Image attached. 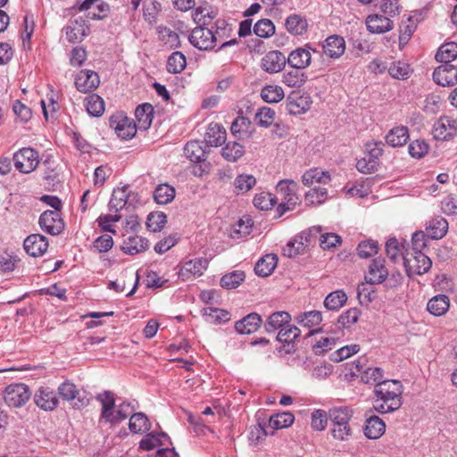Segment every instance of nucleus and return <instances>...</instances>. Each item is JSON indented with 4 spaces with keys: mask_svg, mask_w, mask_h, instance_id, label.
<instances>
[{
    "mask_svg": "<svg viewBox=\"0 0 457 457\" xmlns=\"http://www.w3.org/2000/svg\"><path fill=\"white\" fill-rule=\"evenodd\" d=\"M374 395L373 409L379 413L395 411L403 404V385L399 380H383L375 386Z\"/></svg>",
    "mask_w": 457,
    "mask_h": 457,
    "instance_id": "obj_1",
    "label": "nucleus"
},
{
    "mask_svg": "<svg viewBox=\"0 0 457 457\" xmlns=\"http://www.w3.org/2000/svg\"><path fill=\"white\" fill-rule=\"evenodd\" d=\"M353 411L347 406L334 407L329 411V418L333 422L331 434L334 438L346 440L351 436L349 420Z\"/></svg>",
    "mask_w": 457,
    "mask_h": 457,
    "instance_id": "obj_2",
    "label": "nucleus"
},
{
    "mask_svg": "<svg viewBox=\"0 0 457 457\" xmlns=\"http://www.w3.org/2000/svg\"><path fill=\"white\" fill-rule=\"evenodd\" d=\"M277 192L282 195V202L278 206V216H282L287 211L293 210L298 203L296 191L298 185L294 180H281L277 185Z\"/></svg>",
    "mask_w": 457,
    "mask_h": 457,
    "instance_id": "obj_3",
    "label": "nucleus"
},
{
    "mask_svg": "<svg viewBox=\"0 0 457 457\" xmlns=\"http://www.w3.org/2000/svg\"><path fill=\"white\" fill-rule=\"evenodd\" d=\"M321 231L320 227H312L308 231H303L290 240L283 248V254L287 257L293 258L298 254H303L306 252L312 241V236L316 235Z\"/></svg>",
    "mask_w": 457,
    "mask_h": 457,
    "instance_id": "obj_4",
    "label": "nucleus"
},
{
    "mask_svg": "<svg viewBox=\"0 0 457 457\" xmlns=\"http://www.w3.org/2000/svg\"><path fill=\"white\" fill-rule=\"evenodd\" d=\"M31 396L27 385L22 383L12 384L5 387L4 399L10 407L20 408L23 406Z\"/></svg>",
    "mask_w": 457,
    "mask_h": 457,
    "instance_id": "obj_5",
    "label": "nucleus"
},
{
    "mask_svg": "<svg viewBox=\"0 0 457 457\" xmlns=\"http://www.w3.org/2000/svg\"><path fill=\"white\" fill-rule=\"evenodd\" d=\"M15 168L22 173H29L38 165V154L30 147H23L13 154Z\"/></svg>",
    "mask_w": 457,
    "mask_h": 457,
    "instance_id": "obj_6",
    "label": "nucleus"
},
{
    "mask_svg": "<svg viewBox=\"0 0 457 457\" xmlns=\"http://www.w3.org/2000/svg\"><path fill=\"white\" fill-rule=\"evenodd\" d=\"M110 126L117 136L122 139H130L137 133V126L133 120L123 112H116L110 117Z\"/></svg>",
    "mask_w": 457,
    "mask_h": 457,
    "instance_id": "obj_7",
    "label": "nucleus"
},
{
    "mask_svg": "<svg viewBox=\"0 0 457 457\" xmlns=\"http://www.w3.org/2000/svg\"><path fill=\"white\" fill-rule=\"evenodd\" d=\"M403 262L409 276L422 275L428 272L432 265L431 260L423 253H407L403 257Z\"/></svg>",
    "mask_w": 457,
    "mask_h": 457,
    "instance_id": "obj_8",
    "label": "nucleus"
},
{
    "mask_svg": "<svg viewBox=\"0 0 457 457\" xmlns=\"http://www.w3.org/2000/svg\"><path fill=\"white\" fill-rule=\"evenodd\" d=\"M58 393L63 400L72 402L75 409L80 410L89 403V399L82 396L77 386L70 381L62 383L58 386Z\"/></svg>",
    "mask_w": 457,
    "mask_h": 457,
    "instance_id": "obj_9",
    "label": "nucleus"
},
{
    "mask_svg": "<svg viewBox=\"0 0 457 457\" xmlns=\"http://www.w3.org/2000/svg\"><path fill=\"white\" fill-rule=\"evenodd\" d=\"M38 223L44 231L53 236L59 235L64 229V222L60 212L56 211L44 212L39 217Z\"/></svg>",
    "mask_w": 457,
    "mask_h": 457,
    "instance_id": "obj_10",
    "label": "nucleus"
},
{
    "mask_svg": "<svg viewBox=\"0 0 457 457\" xmlns=\"http://www.w3.org/2000/svg\"><path fill=\"white\" fill-rule=\"evenodd\" d=\"M188 39L195 47L208 50L214 47L216 37L211 29L199 26L192 30Z\"/></svg>",
    "mask_w": 457,
    "mask_h": 457,
    "instance_id": "obj_11",
    "label": "nucleus"
},
{
    "mask_svg": "<svg viewBox=\"0 0 457 457\" xmlns=\"http://www.w3.org/2000/svg\"><path fill=\"white\" fill-rule=\"evenodd\" d=\"M434 81L442 87L457 84V68L451 63L442 64L433 72Z\"/></svg>",
    "mask_w": 457,
    "mask_h": 457,
    "instance_id": "obj_12",
    "label": "nucleus"
},
{
    "mask_svg": "<svg viewBox=\"0 0 457 457\" xmlns=\"http://www.w3.org/2000/svg\"><path fill=\"white\" fill-rule=\"evenodd\" d=\"M457 130V122L451 117H441L433 127V136L436 140H446Z\"/></svg>",
    "mask_w": 457,
    "mask_h": 457,
    "instance_id": "obj_13",
    "label": "nucleus"
},
{
    "mask_svg": "<svg viewBox=\"0 0 457 457\" xmlns=\"http://www.w3.org/2000/svg\"><path fill=\"white\" fill-rule=\"evenodd\" d=\"M311 104V97L299 92L294 91L287 98V109L291 114L304 113L310 109Z\"/></svg>",
    "mask_w": 457,
    "mask_h": 457,
    "instance_id": "obj_14",
    "label": "nucleus"
},
{
    "mask_svg": "<svg viewBox=\"0 0 457 457\" xmlns=\"http://www.w3.org/2000/svg\"><path fill=\"white\" fill-rule=\"evenodd\" d=\"M287 62L283 53L278 50L267 53L262 59V68L269 73H277L282 71Z\"/></svg>",
    "mask_w": 457,
    "mask_h": 457,
    "instance_id": "obj_15",
    "label": "nucleus"
},
{
    "mask_svg": "<svg viewBox=\"0 0 457 457\" xmlns=\"http://www.w3.org/2000/svg\"><path fill=\"white\" fill-rule=\"evenodd\" d=\"M208 267V261L204 258H198L187 262L179 272L182 280H188L194 277H200Z\"/></svg>",
    "mask_w": 457,
    "mask_h": 457,
    "instance_id": "obj_16",
    "label": "nucleus"
},
{
    "mask_svg": "<svg viewBox=\"0 0 457 457\" xmlns=\"http://www.w3.org/2000/svg\"><path fill=\"white\" fill-rule=\"evenodd\" d=\"M34 402L44 411H53L58 405V398L54 390L49 387H40L34 395Z\"/></svg>",
    "mask_w": 457,
    "mask_h": 457,
    "instance_id": "obj_17",
    "label": "nucleus"
},
{
    "mask_svg": "<svg viewBox=\"0 0 457 457\" xmlns=\"http://www.w3.org/2000/svg\"><path fill=\"white\" fill-rule=\"evenodd\" d=\"M23 246L27 253L37 257L43 255L48 248V240L40 234H32L24 240Z\"/></svg>",
    "mask_w": 457,
    "mask_h": 457,
    "instance_id": "obj_18",
    "label": "nucleus"
},
{
    "mask_svg": "<svg viewBox=\"0 0 457 457\" xmlns=\"http://www.w3.org/2000/svg\"><path fill=\"white\" fill-rule=\"evenodd\" d=\"M100 83L99 76L90 70L80 71L75 79V86L80 92L87 93L96 89Z\"/></svg>",
    "mask_w": 457,
    "mask_h": 457,
    "instance_id": "obj_19",
    "label": "nucleus"
},
{
    "mask_svg": "<svg viewBox=\"0 0 457 457\" xmlns=\"http://www.w3.org/2000/svg\"><path fill=\"white\" fill-rule=\"evenodd\" d=\"M66 38L71 43L80 42L87 35L89 30L86 21L83 18L71 21L65 27Z\"/></svg>",
    "mask_w": 457,
    "mask_h": 457,
    "instance_id": "obj_20",
    "label": "nucleus"
},
{
    "mask_svg": "<svg viewBox=\"0 0 457 457\" xmlns=\"http://www.w3.org/2000/svg\"><path fill=\"white\" fill-rule=\"evenodd\" d=\"M287 60V63L294 69L303 70L309 67L312 62L310 47H298L293 50Z\"/></svg>",
    "mask_w": 457,
    "mask_h": 457,
    "instance_id": "obj_21",
    "label": "nucleus"
},
{
    "mask_svg": "<svg viewBox=\"0 0 457 457\" xmlns=\"http://www.w3.org/2000/svg\"><path fill=\"white\" fill-rule=\"evenodd\" d=\"M388 272L385 267V261L378 258L374 259L370 264L365 280L370 285L380 284L386 278Z\"/></svg>",
    "mask_w": 457,
    "mask_h": 457,
    "instance_id": "obj_22",
    "label": "nucleus"
},
{
    "mask_svg": "<svg viewBox=\"0 0 457 457\" xmlns=\"http://www.w3.org/2000/svg\"><path fill=\"white\" fill-rule=\"evenodd\" d=\"M366 26L370 33L382 34L393 29V21L383 15L370 14L366 18Z\"/></svg>",
    "mask_w": 457,
    "mask_h": 457,
    "instance_id": "obj_23",
    "label": "nucleus"
},
{
    "mask_svg": "<svg viewBox=\"0 0 457 457\" xmlns=\"http://www.w3.org/2000/svg\"><path fill=\"white\" fill-rule=\"evenodd\" d=\"M324 54L330 58H339L345 51V42L342 37H328L322 45Z\"/></svg>",
    "mask_w": 457,
    "mask_h": 457,
    "instance_id": "obj_24",
    "label": "nucleus"
},
{
    "mask_svg": "<svg viewBox=\"0 0 457 457\" xmlns=\"http://www.w3.org/2000/svg\"><path fill=\"white\" fill-rule=\"evenodd\" d=\"M96 400L101 403V419L106 422L113 420V412L115 411L114 394L110 391H104L96 395Z\"/></svg>",
    "mask_w": 457,
    "mask_h": 457,
    "instance_id": "obj_25",
    "label": "nucleus"
},
{
    "mask_svg": "<svg viewBox=\"0 0 457 457\" xmlns=\"http://www.w3.org/2000/svg\"><path fill=\"white\" fill-rule=\"evenodd\" d=\"M149 248L147 239L139 236H129L124 239L121 250L128 254L134 255Z\"/></svg>",
    "mask_w": 457,
    "mask_h": 457,
    "instance_id": "obj_26",
    "label": "nucleus"
},
{
    "mask_svg": "<svg viewBox=\"0 0 457 457\" xmlns=\"http://www.w3.org/2000/svg\"><path fill=\"white\" fill-rule=\"evenodd\" d=\"M386 430L385 422L376 415H370L366 418L364 434L370 439L379 438Z\"/></svg>",
    "mask_w": 457,
    "mask_h": 457,
    "instance_id": "obj_27",
    "label": "nucleus"
},
{
    "mask_svg": "<svg viewBox=\"0 0 457 457\" xmlns=\"http://www.w3.org/2000/svg\"><path fill=\"white\" fill-rule=\"evenodd\" d=\"M262 318L259 314L253 312L238 320L235 328L239 334H251L255 332L261 326Z\"/></svg>",
    "mask_w": 457,
    "mask_h": 457,
    "instance_id": "obj_28",
    "label": "nucleus"
},
{
    "mask_svg": "<svg viewBox=\"0 0 457 457\" xmlns=\"http://www.w3.org/2000/svg\"><path fill=\"white\" fill-rule=\"evenodd\" d=\"M291 320V315L287 312H276L270 314L264 325L268 333H273L277 329L284 328Z\"/></svg>",
    "mask_w": 457,
    "mask_h": 457,
    "instance_id": "obj_29",
    "label": "nucleus"
},
{
    "mask_svg": "<svg viewBox=\"0 0 457 457\" xmlns=\"http://www.w3.org/2000/svg\"><path fill=\"white\" fill-rule=\"evenodd\" d=\"M205 143L210 146L221 145L226 140V130L218 123H211L204 137Z\"/></svg>",
    "mask_w": 457,
    "mask_h": 457,
    "instance_id": "obj_30",
    "label": "nucleus"
},
{
    "mask_svg": "<svg viewBox=\"0 0 457 457\" xmlns=\"http://www.w3.org/2000/svg\"><path fill=\"white\" fill-rule=\"evenodd\" d=\"M278 264V257L274 253H269L262 257L254 267L255 274L259 277H268L275 270Z\"/></svg>",
    "mask_w": 457,
    "mask_h": 457,
    "instance_id": "obj_31",
    "label": "nucleus"
},
{
    "mask_svg": "<svg viewBox=\"0 0 457 457\" xmlns=\"http://www.w3.org/2000/svg\"><path fill=\"white\" fill-rule=\"evenodd\" d=\"M204 142L190 141L184 147L185 156L192 162H202L205 161L206 151L203 145Z\"/></svg>",
    "mask_w": 457,
    "mask_h": 457,
    "instance_id": "obj_32",
    "label": "nucleus"
},
{
    "mask_svg": "<svg viewBox=\"0 0 457 457\" xmlns=\"http://www.w3.org/2000/svg\"><path fill=\"white\" fill-rule=\"evenodd\" d=\"M287 30L295 36H300L307 31L308 23L304 17L300 14H291L286 19Z\"/></svg>",
    "mask_w": 457,
    "mask_h": 457,
    "instance_id": "obj_33",
    "label": "nucleus"
},
{
    "mask_svg": "<svg viewBox=\"0 0 457 457\" xmlns=\"http://www.w3.org/2000/svg\"><path fill=\"white\" fill-rule=\"evenodd\" d=\"M450 307V300L445 295H438L431 298L428 304V311L434 316L444 315Z\"/></svg>",
    "mask_w": 457,
    "mask_h": 457,
    "instance_id": "obj_34",
    "label": "nucleus"
},
{
    "mask_svg": "<svg viewBox=\"0 0 457 457\" xmlns=\"http://www.w3.org/2000/svg\"><path fill=\"white\" fill-rule=\"evenodd\" d=\"M448 230V222L443 217H436L431 220L428 226V235L431 239L442 238Z\"/></svg>",
    "mask_w": 457,
    "mask_h": 457,
    "instance_id": "obj_35",
    "label": "nucleus"
},
{
    "mask_svg": "<svg viewBox=\"0 0 457 457\" xmlns=\"http://www.w3.org/2000/svg\"><path fill=\"white\" fill-rule=\"evenodd\" d=\"M409 138L408 129L399 126L392 129L386 136V141L393 147L403 145Z\"/></svg>",
    "mask_w": 457,
    "mask_h": 457,
    "instance_id": "obj_36",
    "label": "nucleus"
},
{
    "mask_svg": "<svg viewBox=\"0 0 457 457\" xmlns=\"http://www.w3.org/2000/svg\"><path fill=\"white\" fill-rule=\"evenodd\" d=\"M331 178L328 171H323L319 169H311L303 173L302 176V182L304 186H311L313 183L328 184Z\"/></svg>",
    "mask_w": 457,
    "mask_h": 457,
    "instance_id": "obj_37",
    "label": "nucleus"
},
{
    "mask_svg": "<svg viewBox=\"0 0 457 457\" xmlns=\"http://www.w3.org/2000/svg\"><path fill=\"white\" fill-rule=\"evenodd\" d=\"M129 196L128 187L114 189L109 202V210L115 212L122 210L128 203Z\"/></svg>",
    "mask_w": 457,
    "mask_h": 457,
    "instance_id": "obj_38",
    "label": "nucleus"
},
{
    "mask_svg": "<svg viewBox=\"0 0 457 457\" xmlns=\"http://www.w3.org/2000/svg\"><path fill=\"white\" fill-rule=\"evenodd\" d=\"M307 80V76L302 70L294 69L283 73L282 82L289 87H301Z\"/></svg>",
    "mask_w": 457,
    "mask_h": 457,
    "instance_id": "obj_39",
    "label": "nucleus"
},
{
    "mask_svg": "<svg viewBox=\"0 0 457 457\" xmlns=\"http://www.w3.org/2000/svg\"><path fill=\"white\" fill-rule=\"evenodd\" d=\"M129 427L131 432L141 434L150 430L151 423L145 413L137 412L130 417Z\"/></svg>",
    "mask_w": 457,
    "mask_h": 457,
    "instance_id": "obj_40",
    "label": "nucleus"
},
{
    "mask_svg": "<svg viewBox=\"0 0 457 457\" xmlns=\"http://www.w3.org/2000/svg\"><path fill=\"white\" fill-rule=\"evenodd\" d=\"M202 315L205 321L212 324H220L229 320V313L227 311L205 307L202 311Z\"/></svg>",
    "mask_w": 457,
    "mask_h": 457,
    "instance_id": "obj_41",
    "label": "nucleus"
},
{
    "mask_svg": "<svg viewBox=\"0 0 457 457\" xmlns=\"http://www.w3.org/2000/svg\"><path fill=\"white\" fill-rule=\"evenodd\" d=\"M457 57V44L449 42L442 45L436 54V60L443 64L450 63Z\"/></svg>",
    "mask_w": 457,
    "mask_h": 457,
    "instance_id": "obj_42",
    "label": "nucleus"
},
{
    "mask_svg": "<svg viewBox=\"0 0 457 457\" xmlns=\"http://www.w3.org/2000/svg\"><path fill=\"white\" fill-rule=\"evenodd\" d=\"M295 420V416L289 411L275 413L270 417L269 427L277 430L290 427Z\"/></svg>",
    "mask_w": 457,
    "mask_h": 457,
    "instance_id": "obj_43",
    "label": "nucleus"
},
{
    "mask_svg": "<svg viewBox=\"0 0 457 457\" xmlns=\"http://www.w3.org/2000/svg\"><path fill=\"white\" fill-rule=\"evenodd\" d=\"M251 121L249 119L238 116L232 122L230 130L231 133L238 139L247 138L250 136Z\"/></svg>",
    "mask_w": 457,
    "mask_h": 457,
    "instance_id": "obj_44",
    "label": "nucleus"
},
{
    "mask_svg": "<svg viewBox=\"0 0 457 457\" xmlns=\"http://www.w3.org/2000/svg\"><path fill=\"white\" fill-rule=\"evenodd\" d=\"M154 107L150 104H143L137 107L135 115L140 129H146L150 127L153 120Z\"/></svg>",
    "mask_w": 457,
    "mask_h": 457,
    "instance_id": "obj_45",
    "label": "nucleus"
},
{
    "mask_svg": "<svg viewBox=\"0 0 457 457\" xmlns=\"http://www.w3.org/2000/svg\"><path fill=\"white\" fill-rule=\"evenodd\" d=\"M347 301V295L343 290H337L328 294L324 300V306L329 311L339 310Z\"/></svg>",
    "mask_w": 457,
    "mask_h": 457,
    "instance_id": "obj_46",
    "label": "nucleus"
},
{
    "mask_svg": "<svg viewBox=\"0 0 457 457\" xmlns=\"http://www.w3.org/2000/svg\"><path fill=\"white\" fill-rule=\"evenodd\" d=\"M87 112L94 117H100L104 112V100L96 94L90 95L85 99Z\"/></svg>",
    "mask_w": 457,
    "mask_h": 457,
    "instance_id": "obj_47",
    "label": "nucleus"
},
{
    "mask_svg": "<svg viewBox=\"0 0 457 457\" xmlns=\"http://www.w3.org/2000/svg\"><path fill=\"white\" fill-rule=\"evenodd\" d=\"M175 197V189L168 184L159 185L154 192V198L158 204H167Z\"/></svg>",
    "mask_w": 457,
    "mask_h": 457,
    "instance_id": "obj_48",
    "label": "nucleus"
},
{
    "mask_svg": "<svg viewBox=\"0 0 457 457\" xmlns=\"http://www.w3.org/2000/svg\"><path fill=\"white\" fill-rule=\"evenodd\" d=\"M261 96L263 101L272 104L281 101L285 94L281 87L278 85H267L262 89Z\"/></svg>",
    "mask_w": 457,
    "mask_h": 457,
    "instance_id": "obj_49",
    "label": "nucleus"
},
{
    "mask_svg": "<svg viewBox=\"0 0 457 457\" xmlns=\"http://www.w3.org/2000/svg\"><path fill=\"white\" fill-rule=\"evenodd\" d=\"M187 65L185 55L181 52L172 53L167 61V71L171 74L180 73Z\"/></svg>",
    "mask_w": 457,
    "mask_h": 457,
    "instance_id": "obj_50",
    "label": "nucleus"
},
{
    "mask_svg": "<svg viewBox=\"0 0 457 457\" xmlns=\"http://www.w3.org/2000/svg\"><path fill=\"white\" fill-rule=\"evenodd\" d=\"M245 278L244 271L235 270L220 278V286L227 289L236 288L244 281Z\"/></svg>",
    "mask_w": 457,
    "mask_h": 457,
    "instance_id": "obj_51",
    "label": "nucleus"
},
{
    "mask_svg": "<svg viewBox=\"0 0 457 457\" xmlns=\"http://www.w3.org/2000/svg\"><path fill=\"white\" fill-rule=\"evenodd\" d=\"M253 32L259 37H270L275 33V25L269 19H262L255 23Z\"/></svg>",
    "mask_w": 457,
    "mask_h": 457,
    "instance_id": "obj_52",
    "label": "nucleus"
},
{
    "mask_svg": "<svg viewBox=\"0 0 457 457\" xmlns=\"http://www.w3.org/2000/svg\"><path fill=\"white\" fill-rule=\"evenodd\" d=\"M243 146L237 142H228L222 148V156L228 162H236L244 154Z\"/></svg>",
    "mask_w": 457,
    "mask_h": 457,
    "instance_id": "obj_53",
    "label": "nucleus"
},
{
    "mask_svg": "<svg viewBox=\"0 0 457 457\" xmlns=\"http://www.w3.org/2000/svg\"><path fill=\"white\" fill-rule=\"evenodd\" d=\"M253 205L262 210L267 211L271 209L277 203L276 196L272 195L270 193L262 192L255 195L253 197Z\"/></svg>",
    "mask_w": 457,
    "mask_h": 457,
    "instance_id": "obj_54",
    "label": "nucleus"
},
{
    "mask_svg": "<svg viewBox=\"0 0 457 457\" xmlns=\"http://www.w3.org/2000/svg\"><path fill=\"white\" fill-rule=\"evenodd\" d=\"M383 370L378 367H368L361 375V381L366 384H375V386L383 381Z\"/></svg>",
    "mask_w": 457,
    "mask_h": 457,
    "instance_id": "obj_55",
    "label": "nucleus"
},
{
    "mask_svg": "<svg viewBox=\"0 0 457 457\" xmlns=\"http://www.w3.org/2000/svg\"><path fill=\"white\" fill-rule=\"evenodd\" d=\"M322 320V314L319 311H311L301 313L296 317V321L304 326L311 328L320 324Z\"/></svg>",
    "mask_w": 457,
    "mask_h": 457,
    "instance_id": "obj_56",
    "label": "nucleus"
},
{
    "mask_svg": "<svg viewBox=\"0 0 457 457\" xmlns=\"http://www.w3.org/2000/svg\"><path fill=\"white\" fill-rule=\"evenodd\" d=\"M328 191L325 187H315L305 194V200L310 204L319 205L326 201Z\"/></svg>",
    "mask_w": 457,
    "mask_h": 457,
    "instance_id": "obj_57",
    "label": "nucleus"
},
{
    "mask_svg": "<svg viewBox=\"0 0 457 457\" xmlns=\"http://www.w3.org/2000/svg\"><path fill=\"white\" fill-rule=\"evenodd\" d=\"M256 184V179L253 176L248 174L238 175L234 185L238 193H245L251 190Z\"/></svg>",
    "mask_w": 457,
    "mask_h": 457,
    "instance_id": "obj_58",
    "label": "nucleus"
},
{
    "mask_svg": "<svg viewBox=\"0 0 457 457\" xmlns=\"http://www.w3.org/2000/svg\"><path fill=\"white\" fill-rule=\"evenodd\" d=\"M275 111L270 107H262L255 114V120L261 127L270 126L275 120Z\"/></svg>",
    "mask_w": 457,
    "mask_h": 457,
    "instance_id": "obj_59",
    "label": "nucleus"
},
{
    "mask_svg": "<svg viewBox=\"0 0 457 457\" xmlns=\"http://www.w3.org/2000/svg\"><path fill=\"white\" fill-rule=\"evenodd\" d=\"M167 223V217L163 212H152L147 218L146 225L154 232L160 231Z\"/></svg>",
    "mask_w": 457,
    "mask_h": 457,
    "instance_id": "obj_60",
    "label": "nucleus"
},
{
    "mask_svg": "<svg viewBox=\"0 0 457 457\" xmlns=\"http://www.w3.org/2000/svg\"><path fill=\"white\" fill-rule=\"evenodd\" d=\"M300 329L295 326H289L279 330L277 335V340L282 343L290 344L293 343L299 336Z\"/></svg>",
    "mask_w": 457,
    "mask_h": 457,
    "instance_id": "obj_61",
    "label": "nucleus"
},
{
    "mask_svg": "<svg viewBox=\"0 0 457 457\" xmlns=\"http://www.w3.org/2000/svg\"><path fill=\"white\" fill-rule=\"evenodd\" d=\"M360 313L357 308L349 309L338 317L337 322L342 328H349L358 321Z\"/></svg>",
    "mask_w": 457,
    "mask_h": 457,
    "instance_id": "obj_62",
    "label": "nucleus"
},
{
    "mask_svg": "<svg viewBox=\"0 0 457 457\" xmlns=\"http://www.w3.org/2000/svg\"><path fill=\"white\" fill-rule=\"evenodd\" d=\"M166 436L167 435L163 432L160 434L149 433L140 441V448L145 451L153 450L162 444L161 437Z\"/></svg>",
    "mask_w": 457,
    "mask_h": 457,
    "instance_id": "obj_63",
    "label": "nucleus"
},
{
    "mask_svg": "<svg viewBox=\"0 0 457 457\" xmlns=\"http://www.w3.org/2000/svg\"><path fill=\"white\" fill-rule=\"evenodd\" d=\"M409 65L403 62H392L388 68L389 74L398 79H406L409 74Z\"/></svg>",
    "mask_w": 457,
    "mask_h": 457,
    "instance_id": "obj_64",
    "label": "nucleus"
}]
</instances>
